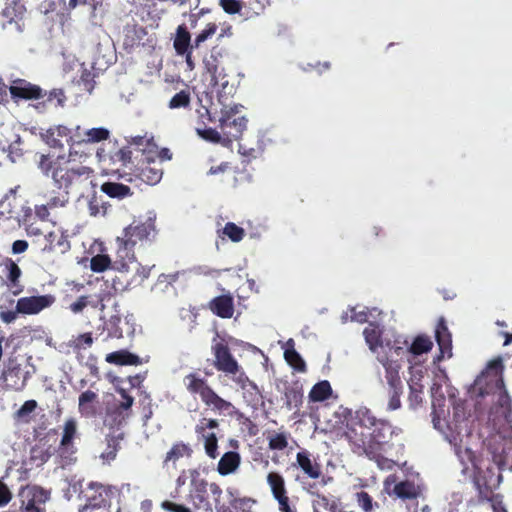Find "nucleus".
Returning a JSON list of instances; mask_svg holds the SVG:
<instances>
[{"label": "nucleus", "mask_w": 512, "mask_h": 512, "mask_svg": "<svg viewBox=\"0 0 512 512\" xmlns=\"http://www.w3.org/2000/svg\"><path fill=\"white\" fill-rule=\"evenodd\" d=\"M184 385L191 395H198L207 407L219 413L229 412L233 404L221 396L208 384L207 380L197 373H189L184 377Z\"/></svg>", "instance_id": "5"}, {"label": "nucleus", "mask_w": 512, "mask_h": 512, "mask_svg": "<svg viewBox=\"0 0 512 512\" xmlns=\"http://www.w3.org/2000/svg\"><path fill=\"white\" fill-rule=\"evenodd\" d=\"M111 159L114 163H121L123 166H127L132 159V150L130 146H123L119 150H117L112 156Z\"/></svg>", "instance_id": "58"}, {"label": "nucleus", "mask_w": 512, "mask_h": 512, "mask_svg": "<svg viewBox=\"0 0 512 512\" xmlns=\"http://www.w3.org/2000/svg\"><path fill=\"white\" fill-rule=\"evenodd\" d=\"M240 463V454L235 451H228L220 458L217 465V472L222 476L232 474L239 468Z\"/></svg>", "instance_id": "31"}, {"label": "nucleus", "mask_w": 512, "mask_h": 512, "mask_svg": "<svg viewBox=\"0 0 512 512\" xmlns=\"http://www.w3.org/2000/svg\"><path fill=\"white\" fill-rule=\"evenodd\" d=\"M9 92L15 101L17 100H38L44 98L46 92L38 85L32 84L25 79H15L9 86Z\"/></svg>", "instance_id": "20"}, {"label": "nucleus", "mask_w": 512, "mask_h": 512, "mask_svg": "<svg viewBox=\"0 0 512 512\" xmlns=\"http://www.w3.org/2000/svg\"><path fill=\"white\" fill-rule=\"evenodd\" d=\"M242 108L240 104L223 105L221 108L220 128L229 142L240 139L247 128L248 120L241 115Z\"/></svg>", "instance_id": "9"}, {"label": "nucleus", "mask_w": 512, "mask_h": 512, "mask_svg": "<svg viewBox=\"0 0 512 512\" xmlns=\"http://www.w3.org/2000/svg\"><path fill=\"white\" fill-rule=\"evenodd\" d=\"M502 371L503 363L499 357L491 360L487 365V371L482 372L475 380L474 384L479 389V395L489 394L490 391L483 388V384H487L486 379L490 376V372H494V387L499 391V396L497 403L487 413L480 403H476L473 414L466 415L468 407L466 402L453 403V421L458 434L464 431L466 435H470L476 428L475 422H477L478 429L485 426L490 430V433L499 432L500 428L509 422L512 413V401L505 389L504 380L501 376Z\"/></svg>", "instance_id": "3"}, {"label": "nucleus", "mask_w": 512, "mask_h": 512, "mask_svg": "<svg viewBox=\"0 0 512 512\" xmlns=\"http://www.w3.org/2000/svg\"><path fill=\"white\" fill-rule=\"evenodd\" d=\"M396 475H389L384 480V490L390 495L396 498L407 500L415 499L420 494L419 487L415 485L413 481L404 480L396 483Z\"/></svg>", "instance_id": "17"}, {"label": "nucleus", "mask_w": 512, "mask_h": 512, "mask_svg": "<svg viewBox=\"0 0 512 512\" xmlns=\"http://www.w3.org/2000/svg\"><path fill=\"white\" fill-rule=\"evenodd\" d=\"M456 455L462 465L463 473H466L471 468H476V455L471 449L465 448L464 450H461L458 448L456 450Z\"/></svg>", "instance_id": "48"}, {"label": "nucleus", "mask_w": 512, "mask_h": 512, "mask_svg": "<svg viewBox=\"0 0 512 512\" xmlns=\"http://www.w3.org/2000/svg\"><path fill=\"white\" fill-rule=\"evenodd\" d=\"M266 482L270 487L274 499L288 495L285 479L279 472H269L266 476Z\"/></svg>", "instance_id": "34"}, {"label": "nucleus", "mask_w": 512, "mask_h": 512, "mask_svg": "<svg viewBox=\"0 0 512 512\" xmlns=\"http://www.w3.org/2000/svg\"><path fill=\"white\" fill-rule=\"evenodd\" d=\"M233 509H224V512H253L252 508L257 501L251 497H239L230 500Z\"/></svg>", "instance_id": "46"}, {"label": "nucleus", "mask_w": 512, "mask_h": 512, "mask_svg": "<svg viewBox=\"0 0 512 512\" xmlns=\"http://www.w3.org/2000/svg\"><path fill=\"white\" fill-rule=\"evenodd\" d=\"M44 98H46L45 101L38 103L36 106L37 109L44 110L47 103L52 104L54 101L56 102L55 106H63L66 101V96L62 89H53L49 93H46Z\"/></svg>", "instance_id": "50"}, {"label": "nucleus", "mask_w": 512, "mask_h": 512, "mask_svg": "<svg viewBox=\"0 0 512 512\" xmlns=\"http://www.w3.org/2000/svg\"><path fill=\"white\" fill-rule=\"evenodd\" d=\"M37 408V402L35 400H27L20 407V409L16 412V416L19 419H24L28 417L32 412Z\"/></svg>", "instance_id": "62"}, {"label": "nucleus", "mask_w": 512, "mask_h": 512, "mask_svg": "<svg viewBox=\"0 0 512 512\" xmlns=\"http://www.w3.org/2000/svg\"><path fill=\"white\" fill-rule=\"evenodd\" d=\"M278 503V509L280 512H297L295 506H293L290 502V498L288 495L275 499Z\"/></svg>", "instance_id": "64"}, {"label": "nucleus", "mask_w": 512, "mask_h": 512, "mask_svg": "<svg viewBox=\"0 0 512 512\" xmlns=\"http://www.w3.org/2000/svg\"><path fill=\"white\" fill-rule=\"evenodd\" d=\"M204 442V449L206 455L211 459H216L219 455L218 453V439L214 432H210L205 437Z\"/></svg>", "instance_id": "54"}, {"label": "nucleus", "mask_w": 512, "mask_h": 512, "mask_svg": "<svg viewBox=\"0 0 512 512\" xmlns=\"http://www.w3.org/2000/svg\"><path fill=\"white\" fill-rule=\"evenodd\" d=\"M78 436L76 420L73 418L66 420L63 426L60 443L55 449L57 463L62 468L77 462L78 447L76 446L75 440Z\"/></svg>", "instance_id": "7"}, {"label": "nucleus", "mask_w": 512, "mask_h": 512, "mask_svg": "<svg viewBox=\"0 0 512 512\" xmlns=\"http://www.w3.org/2000/svg\"><path fill=\"white\" fill-rule=\"evenodd\" d=\"M218 26L216 23H208L206 27L196 35L194 39L195 48H199L202 43H204L207 39L211 38L217 32Z\"/></svg>", "instance_id": "56"}, {"label": "nucleus", "mask_w": 512, "mask_h": 512, "mask_svg": "<svg viewBox=\"0 0 512 512\" xmlns=\"http://www.w3.org/2000/svg\"><path fill=\"white\" fill-rule=\"evenodd\" d=\"M191 93L189 89H183L176 93L169 101L170 109H187L190 108Z\"/></svg>", "instance_id": "47"}, {"label": "nucleus", "mask_w": 512, "mask_h": 512, "mask_svg": "<svg viewBox=\"0 0 512 512\" xmlns=\"http://www.w3.org/2000/svg\"><path fill=\"white\" fill-rule=\"evenodd\" d=\"M157 234L155 216H149L145 220H134L123 229L121 236L116 238L115 256L132 259L135 247L138 244L143 246L155 241Z\"/></svg>", "instance_id": "4"}, {"label": "nucleus", "mask_w": 512, "mask_h": 512, "mask_svg": "<svg viewBox=\"0 0 512 512\" xmlns=\"http://www.w3.org/2000/svg\"><path fill=\"white\" fill-rule=\"evenodd\" d=\"M173 46L177 55H184L195 48L194 43L191 44L190 32L184 24L177 27Z\"/></svg>", "instance_id": "33"}, {"label": "nucleus", "mask_w": 512, "mask_h": 512, "mask_svg": "<svg viewBox=\"0 0 512 512\" xmlns=\"http://www.w3.org/2000/svg\"><path fill=\"white\" fill-rule=\"evenodd\" d=\"M106 362L115 365H139L142 364L139 356L127 351L118 350L106 355Z\"/></svg>", "instance_id": "36"}, {"label": "nucleus", "mask_w": 512, "mask_h": 512, "mask_svg": "<svg viewBox=\"0 0 512 512\" xmlns=\"http://www.w3.org/2000/svg\"><path fill=\"white\" fill-rule=\"evenodd\" d=\"M75 129L76 147L82 144H94L105 141L110 136V131L104 127L84 129L77 125Z\"/></svg>", "instance_id": "23"}, {"label": "nucleus", "mask_w": 512, "mask_h": 512, "mask_svg": "<svg viewBox=\"0 0 512 512\" xmlns=\"http://www.w3.org/2000/svg\"><path fill=\"white\" fill-rule=\"evenodd\" d=\"M18 508L13 504L8 512H46V503L51 499V491L39 485H25L17 493Z\"/></svg>", "instance_id": "6"}, {"label": "nucleus", "mask_w": 512, "mask_h": 512, "mask_svg": "<svg viewBox=\"0 0 512 512\" xmlns=\"http://www.w3.org/2000/svg\"><path fill=\"white\" fill-rule=\"evenodd\" d=\"M161 508L166 512H193L189 507L169 500L163 501Z\"/></svg>", "instance_id": "63"}, {"label": "nucleus", "mask_w": 512, "mask_h": 512, "mask_svg": "<svg viewBox=\"0 0 512 512\" xmlns=\"http://www.w3.org/2000/svg\"><path fill=\"white\" fill-rule=\"evenodd\" d=\"M163 176V169L161 163L150 157H145L138 161L134 166L129 181L135 179L148 185H156L160 182Z\"/></svg>", "instance_id": "15"}, {"label": "nucleus", "mask_w": 512, "mask_h": 512, "mask_svg": "<svg viewBox=\"0 0 512 512\" xmlns=\"http://www.w3.org/2000/svg\"><path fill=\"white\" fill-rule=\"evenodd\" d=\"M285 405L288 410L299 408L303 400V388L299 381H295L285 387Z\"/></svg>", "instance_id": "32"}, {"label": "nucleus", "mask_w": 512, "mask_h": 512, "mask_svg": "<svg viewBox=\"0 0 512 512\" xmlns=\"http://www.w3.org/2000/svg\"><path fill=\"white\" fill-rule=\"evenodd\" d=\"M291 467L298 468L305 478L312 480L319 479L323 474L322 465L306 449L297 452L295 462L291 464Z\"/></svg>", "instance_id": "18"}, {"label": "nucleus", "mask_w": 512, "mask_h": 512, "mask_svg": "<svg viewBox=\"0 0 512 512\" xmlns=\"http://www.w3.org/2000/svg\"><path fill=\"white\" fill-rule=\"evenodd\" d=\"M132 414L131 399L126 402H116V399L106 404L104 426L110 432H120V428L126 423Z\"/></svg>", "instance_id": "14"}, {"label": "nucleus", "mask_w": 512, "mask_h": 512, "mask_svg": "<svg viewBox=\"0 0 512 512\" xmlns=\"http://www.w3.org/2000/svg\"><path fill=\"white\" fill-rule=\"evenodd\" d=\"M223 234L231 241L239 242L244 238L245 230L233 222H227L223 228Z\"/></svg>", "instance_id": "55"}, {"label": "nucleus", "mask_w": 512, "mask_h": 512, "mask_svg": "<svg viewBox=\"0 0 512 512\" xmlns=\"http://www.w3.org/2000/svg\"><path fill=\"white\" fill-rule=\"evenodd\" d=\"M101 191L110 198H116L119 200L133 195L129 186L112 181L104 182L101 185Z\"/></svg>", "instance_id": "37"}, {"label": "nucleus", "mask_w": 512, "mask_h": 512, "mask_svg": "<svg viewBox=\"0 0 512 512\" xmlns=\"http://www.w3.org/2000/svg\"><path fill=\"white\" fill-rule=\"evenodd\" d=\"M210 498L212 499V508L215 512H224V509H233L231 505L222 503L223 490L219 484L212 482L209 486Z\"/></svg>", "instance_id": "44"}, {"label": "nucleus", "mask_w": 512, "mask_h": 512, "mask_svg": "<svg viewBox=\"0 0 512 512\" xmlns=\"http://www.w3.org/2000/svg\"><path fill=\"white\" fill-rule=\"evenodd\" d=\"M211 351L214 356L213 366L214 368L230 377L231 380H235L239 374L245 371L240 366L236 358L233 356L228 344L224 339L214 342L211 346Z\"/></svg>", "instance_id": "10"}, {"label": "nucleus", "mask_w": 512, "mask_h": 512, "mask_svg": "<svg viewBox=\"0 0 512 512\" xmlns=\"http://www.w3.org/2000/svg\"><path fill=\"white\" fill-rule=\"evenodd\" d=\"M210 483L201 478L198 472H194L190 482V497L197 508H202L206 512H213L209 493Z\"/></svg>", "instance_id": "16"}, {"label": "nucleus", "mask_w": 512, "mask_h": 512, "mask_svg": "<svg viewBox=\"0 0 512 512\" xmlns=\"http://www.w3.org/2000/svg\"><path fill=\"white\" fill-rule=\"evenodd\" d=\"M54 302L55 297L51 294L21 297L17 300V312L22 315H36Z\"/></svg>", "instance_id": "19"}, {"label": "nucleus", "mask_w": 512, "mask_h": 512, "mask_svg": "<svg viewBox=\"0 0 512 512\" xmlns=\"http://www.w3.org/2000/svg\"><path fill=\"white\" fill-rule=\"evenodd\" d=\"M37 168L45 177L51 179L59 190L46 194V202L35 206V213L41 220L48 219L51 210L65 207L70 194L81 198L95 186L94 170L73 163L65 155L40 154Z\"/></svg>", "instance_id": "2"}, {"label": "nucleus", "mask_w": 512, "mask_h": 512, "mask_svg": "<svg viewBox=\"0 0 512 512\" xmlns=\"http://www.w3.org/2000/svg\"><path fill=\"white\" fill-rule=\"evenodd\" d=\"M432 423L435 429L448 439V410L446 409V396L442 384L433 383L431 387Z\"/></svg>", "instance_id": "13"}, {"label": "nucleus", "mask_w": 512, "mask_h": 512, "mask_svg": "<svg viewBox=\"0 0 512 512\" xmlns=\"http://www.w3.org/2000/svg\"><path fill=\"white\" fill-rule=\"evenodd\" d=\"M113 267L114 270L120 273V276H116V279L124 284L125 288L141 285L149 277L151 270L141 265L135 254H133L132 259L115 256Z\"/></svg>", "instance_id": "8"}, {"label": "nucleus", "mask_w": 512, "mask_h": 512, "mask_svg": "<svg viewBox=\"0 0 512 512\" xmlns=\"http://www.w3.org/2000/svg\"><path fill=\"white\" fill-rule=\"evenodd\" d=\"M435 339L441 354L435 358L434 363L442 360L443 354L448 350V326L444 317H441L438 321V325L435 329Z\"/></svg>", "instance_id": "39"}, {"label": "nucleus", "mask_w": 512, "mask_h": 512, "mask_svg": "<svg viewBox=\"0 0 512 512\" xmlns=\"http://www.w3.org/2000/svg\"><path fill=\"white\" fill-rule=\"evenodd\" d=\"M363 335L371 351L375 352L378 347L382 346V332L376 324L370 323L364 329Z\"/></svg>", "instance_id": "42"}, {"label": "nucleus", "mask_w": 512, "mask_h": 512, "mask_svg": "<svg viewBox=\"0 0 512 512\" xmlns=\"http://www.w3.org/2000/svg\"><path fill=\"white\" fill-rule=\"evenodd\" d=\"M5 267L7 269L8 288L13 295L17 296L24 290V286L20 282L22 271L12 259L6 260Z\"/></svg>", "instance_id": "30"}, {"label": "nucleus", "mask_w": 512, "mask_h": 512, "mask_svg": "<svg viewBox=\"0 0 512 512\" xmlns=\"http://www.w3.org/2000/svg\"><path fill=\"white\" fill-rule=\"evenodd\" d=\"M75 129L68 128L65 125H54L40 133L42 141L52 149L62 150L67 144L69 154L65 156L71 161V157L78 153L76 148Z\"/></svg>", "instance_id": "12"}, {"label": "nucleus", "mask_w": 512, "mask_h": 512, "mask_svg": "<svg viewBox=\"0 0 512 512\" xmlns=\"http://www.w3.org/2000/svg\"><path fill=\"white\" fill-rule=\"evenodd\" d=\"M332 387L328 380H322L313 385L309 392V399L312 402H323L332 395Z\"/></svg>", "instance_id": "41"}, {"label": "nucleus", "mask_w": 512, "mask_h": 512, "mask_svg": "<svg viewBox=\"0 0 512 512\" xmlns=\"http://www.w3.org/2000/svg\"><path fill=\"white\" fill-rule=\"evenodd\" d=\"M353 500L362 512H378L382 506L365 490L356 491Z\"/></svg>", "instance_id": "35"}, {"label": "nucleus", "mask_w": 512, "mask_h": 512, "mask_svg": "<svg viewBox=\"0 0 512 512\" xmlns=\"http://www.w3.org/2000/svg\"><path fill=\"white\" fill-rule=\"evenodd\" d=\"M403 393V385L397 388H389V402L387 409L389 411L397 410L401 407L400 397Z\"/></svg>", "instance_id": "59"}, {"label": "nucleus", "mask_w": 512, "mask_h": 512, "mask_svg": "<svg viewBox=\"0 0 512 512\" xmlns=\"http://www.w3.org/2000/svg\"><path fill=\"white\" fill-rule=\"evenodd\" d=\"M197 134L204 140L212 143L221 142V134L214 128H196Z\"/></svg>", "instance_id": "60"}, {"label": "nucleus", "mask_w": 512, "mask_h": 512, "mask_svg": "<svg viewBox=\"0 0 512 512\" xmlns=\"http://www.w3.org/2000/svg\"><path fill=\"white\" fill-rule=\"evenodd\" d=\"M219 427V422L217 419L212 418H202L199 420V422L195 426V433L198 437V439L205 440V437L210 432H207V430L216 429Z\"/></svg>", "instance_id": "51"}, {"label": "nucleus", "mask_w": 512, "mask_h": 512, "mask_svg": "<svg viewBox=\"0 0 512 512\" xmlns=\"http://www.w3.org/2000/svg\"><path fill=\"white\" fill-rule=\"evenodd\" d=\"M288 446V439L284 433H275L268 437L270 450H284Z\"/></svg>", "instance_id": "57"}, {"label": "nucleus", "mask_w": 512, "mask_h": 512, "mask_svg": "<svg viewBox=\"0 0 512 512\" xmlns=\"http://www.w3.org/2000/svg\"><path fill=\"white\" fill-rule=\"evenodd\" d=\"M124 436V432H109L105 436L106 448L99 456L104 464H110L116 459L121 449L120 442L124 439Z\"/></svg>", "instance_id": "27"}, {"label": "nucleus", "mask_w": 512, "mask_h": 512, "mask_svg": "<svg viewBox=\"0 0 512 512\" xmlns=\"http://www.w3.org/2000/svg\"><path fill=\"white\" fill-rule=\"evenodd\" d=\"M93 337L91 332L79 334L77 337H75L70 346L75 352H78L80 350H85L87 348H90L93 345Z\"/></svg>", "instance_id": "53"}, {"label": "nucleus", "mask_w": 512, "mask_h": 512, "mask_svg": "<svg viewBox=\"0 0 512 512\" xmlns=\"http://www.w3.org/2000/svg\"><path fill=\"white\" fill-rule=\"evenodd\" d=\"M45 245L42 248L43 252L53 253L58 252L65 254L71 248L68 235L61 229H56L48 232L45 237Z\"/></svg>", "instance_id": "22"}, {"label": "nucleus", "mask_w": 512, "mask_h": 512, "mask_svg": "<svg viewBox=\"0 0 512 512\" xmlns=\"http://www.w3.org/2000/svg\"><path fill=\"white\" fill-rule=\"evenodd\" d=\"M288 344L291 343L292 347L284 351V358L286 362L297 372L304 373L307 370V366L301 355L293 348V340L290 339Z\"/></svg>", "instance_id": "43"}, {"label": "nucleus", "mask_w": 512, "mask_h": 512, "mask_svg": "<svg viewBox=\"0 0 512 512\" xmlns=\"http://www.w3.org/2000/svg\"><path fill=\"white\" fill-rule=\"evenodd\" d=\"M113 265L114 261H112L109 255L106 254H97L90 260V269L96 273L104 272L108 268L114 269Z\"/></svg>", "instance_id": "49"}, {"label": "nucleus", "mask_w": 512, "mask_h": 512, "mask_svg": "<svg viewBox=\"0 0 512 512\" xmlns=\"http://www.w3.org/2000/svg\"><path fill=\"white\" fill-rule=\"evenodd\" d=\"M99 404V396L92 390H86L79 395L78 411L87 418L95 417Z\"/></svg>", "instance_id": "28"}, {"label": "nucleus", "mask_w": 512, "mask_h": 512, "mask_svg": "<svg viewBox=\"0 0 512 512\" xmlns=\"http://www.w3.org/2000/svg\"><path fill=\"white\" fill-rule=\"evenodd\" d=\"M313 512L324 509L329 512H356L352 505L342 501L340 497L317 493L312 501Z\"/></svg>", "instance_id": "21"}, {"label": "nucleus", "mask_w": 512, "mask_h": 512, "mask_svg": "<svg viewBox=\"0 0 512 512\" xmlns=\"http://www.w3.org/2000/svg\"><path fill=\"white\" fill-rule=\"evenodd\" d=\"M208 308L214 315L229 319L234 314V298L230 293L214 297L209 301Z\"/></svg>", "instance_id": "25"}, {"label": "nucleus", "mask_w": 512, "mask_h": 512, "mask_svg": "<svg viewBox=\"0 0 512 512\" xmlns=\"http://www.w3.org/2000/svg\"><path fill=\"white\" fill-rule=\"evenodd\" d=\"M50 458V453L47 449L40 446H33L30 450L29 461L31 465L36 467L42 466Z\"/></svg>", "instance_id": "52"}, {"label": "nucleus", "mask_w": 512, "mask_h": 512, "mask_svg": "<svg viewBox=\"0 0 512 512\" xmlns=\"http://www.w3.org/2000/svg\"><path fill=\"white\" fill-rule=\"evenodd\" d=\"M433 347V342L430 337L426 335H418L411 343L408 352L413 355H421L429 352Z\"/></svg>", "instance_id": "45"}, {"label": "nucleus", "mask_w": 512, "mask_h": 512, "mask_svg": "<svg viewBox=\"0 0 512 512\" xmlns=\"http://www.w3.org/2000/svg\"><path fill=\"white\" fill-rule=\"evenodd\" d=\"M219 5L227 14H237L242 9L238 0H219Z\"/></svg>", "instance_id": "61"}, {"label": "nucleus", "mask_w": 512, "mask_h": 512, "mask_svg": "<svg viewBox=\"0 0 512 512\" xmlns=\"http://www.w3.org/2000/svg\"><path fill=\"white\" fill-rule=\"evenodd\" d=\"M18 187L11 188L0 200V232L8 233L20 226L21 201L17 197Z\"/></svg>", "instance_id": "11"}, {"label": "nucleus", "mask_w": 512, "mask_h": 512, "mask_svg": "<svg viewBox=\"0 0 512 512\" xmlns=\"http://www.w3.org/2000/svg\"><path fill=\"white\" fill-rule=\"evenodd\" d=\"M377 360L385 369V379L388 387L397 388V386H402L403 383L399 375L401 365L398 363V361L390 359L386 354H378Z\"/></svg>", "instance_id": "26"}, {"label": "nucleus", "mask_w": 512, "mask_h": 512, "mask_svg": "<svg viewBox=\"0 0 512 512\" xmlns=\"http://www.w3.org/2000/svg\"><path fill=\"white\" fill-rule=\"evenodd\" d=\"M491 454L499 470L512 471V440L503 439L498 446H492Z\"/></svg>", "instance_id": "24"}, {"label": "nucleus", "mask_w": 512, "mask_h": 512, "mask_svg": "<svg viewBox=\"0 0 512 512\" xmlns=\"http://www.w3.org/2000/svg\"><path fill=\"white\" fill-rule=\"evenodd\" d=\"M401 429L387 419L377 418L370 409L364 407L356 411L354 421L347 425L344 433L352 451L366 456L382 470H392L397 462L387 455L392 451H403L402 443L395 444Z\"/></svg>", "instance_id": "1"}, {"label": "nucleus", "mask_w": 512, "mask_h": 512, "mask_svg": "<svg viewBox=\"0 0 512 512\" xmlns=\"http://www.w3.org/2000/svg\"><path fill=\"white\" fill-rule=\"evenodd\" d=\"M233 382L243 390V396L248 403L257 404L262 395L257 387V385L251 381L246 373H241Z\"/></svg>", "instance_id": "29"}, {"label": "nucleus", "mask_w": 512, "mask_h": 512, "mask_svg": "<svg viewBox=\"0 0 512 512\" xmlns=\"http://www.w3.org/2000/svg\"><path fill=\"white\" fill-rule=\"evenodd\" d=\"M205 68L210 75V82L214 86H222L225 88L228 84L226 74L223 73V68H220L216 58L205 61Z\"/></svg>", "instance_id": "38"}, {"label": "nucleus", "mask_w": 512, "mask_h": 512, "mask_svg": "<svg viewBox=\"0 0 512 512\" xmlns=\"http://www.w3.org/2000/svg\"><path fill=\"white\" fill-rule=\"evenodd\" d=\"M192 449L188 444L182 441L176 442L172 445L171 449L166 453L163 464L167 465L169 462H177L180 458L192 455Z\"/></svg>", "instance_id": "40"}]
</instances>
